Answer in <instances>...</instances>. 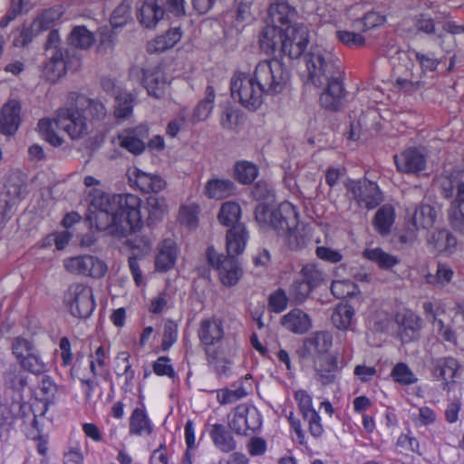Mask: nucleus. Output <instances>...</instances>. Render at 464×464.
<instances>
[{
  "instance_id": "nucleus-15",
  "label": "nucleus",
  "mask_w": 464,
  "mask_h": 464,
  "mask_svg": "<svg viewBox=\"0 0 464 464\" xmlns=\"http://www.w3.org/2000/svg\"><path fill=\"white\" fill-rule=\"evenodd\" d=\"M395 323L398 326L397 334L403 343H410L418 339L422 327V319L411 311L395 314Z\"/></svg>"
},
{
  "instance_id": "nucleus-46",
  "label": "nucleus",
  "mask_w": 464,
  "mask_h": 464,
  "mask_svg": "<svg viewBox=\"0 0 464 464\" xmlns=\"http://www.w3.org/2000/svg\"><path fill=\"white\" fill-rule=\"evenodd\" d=\"M131 1L123 0L112 12L111 24L112 27H122L131 19Z\"/></svg>"
},
{
  "instance_id": "nucleus-35",
  "label": "nucleus",
  "mask_w": 464,
  "mask_h": 464,
  "mask_svg": "<svg viewBox=\"0 0 464 464\" xmlns=\"http://www.w3.org/2000/svg\"><path fill=\"white\" fill-rule=\"evenodd\" d=\"M395 220V212L391 205H383L375 213L373 219L374 228L382 236L391 232V227Z\"/></svg>"
},
{
  "instance_id": "nucleus-7",
  "label": "nucleus",
  "mask_w": 464,
  "mask_h": 464,
  "mask_svg": "<svg viewBox=\"0 0 464 464\" xmlns=\"http://www.w3.org/2000/svg\"><path fill=\"white\" fill-rule=\"evenodd\" d=\"M71 104L66 108H60L53 121L41 119L38 122L39 131L44 140L53 147H59L63 140L54 131L53 124L63 129L72 140H79L87 134V118L85 115L87 97L84 94L71 92L69 95Z\"/></svg>"
},
{
  "instance_id": "nucleus-25",
  "label": "nucleus",
  "mask_w": 464,
  "mask_h": 464,
  "mask_svg": "<svg viewBox=\"0 0 464 464\" xmlns=\"http://www.w3.org/2000/svg\"><path fill=\"white\" fill-rule=\"evenodd\" d=\"M178 258V248L175 240L164 239L159 246V252L156 256L155 267L159 272H167L171 269Z\"/></svg>"
},
{
  "instance_id": "nucleus-34",
  "label": "nucleus",
  "mask_w": 464,
  "mask_h": 464,
  "mask_svg": "<svg viewBox=\"0 0 464 464\" xmlns=\"http://www.w3.org/2000/svg\"><path fill=\"white\" fill-rule=\"evenodd\" d=\"M179 28H173L166 34L157 36L152 43L148 45V51L150 53H162L167 49L172 48L181 38Z\"/></svg>"
},
{
  "instance_id": "nucleus-28",
  "label": "nucleus",
  "mask_w": 464,
  "mask_h": 464,
  "mask_svg": "<svg viewBox=\"0 0 464 464\" xmlns=\"http://www.w3.org/2000/svg\"><path fill=\"white\" fill-rule=\"evenodd\" d=\"M209 436L215 447L221 452L228 453L237 448V442L230 430L222 424L212 425Z\"/></svg>"
},
{
  "instance_id": "nucleus-47",
  "label": "nucleus",
  "mask_w": 464,
  "mask_h": 464,
  "mask_svg": "<svg viewBox=\"0 0 464 464\" xmlns=\"http://www.w3.org/2000/svg\"><path fill=\"white\" fill-rule=\"evenodd\" d=\"M391 376L394 382L401 385H411L417 382L418 379L411 370V368L404 362H398L392 370Z\"/></svg>"
},
{
  "instance_id": "nucleus-41",
  "label": "nucleus",
  "mask_w": 464,
  "mask_h": 464,
  "mask_svg": "<svg viewBox=\"0 0 464 464\" xmlns=\"http://www.w3.org/2000/svg\"><path fill=\"white\" fill-rule=\"evenodd\" d=\"M429 243L439 252H451L456 246L457 240L449 230L440 229L431 235Z\"/></svg>"
},
{
  "instance_id": "nucleus-51",
  "label": "nucleus",
  "mask_w": 464,
  "mask_h": 464,
  "mask_svg": "<svg viewBox=\"0 0 464 464\" xmlns=\"http://www.w3.org/2000/svg\"><path fill=\"white\" fill-rule=\"evenodd\" d=\"M384 22V15H382L380 13L372 11L366 13L362 19L357 20L355 22V27L363 31H367L371 28L382 24Z\"/></svg>"
},
{
  "instance_id": "nucleus-30",
  "label": "nucleus",
  "mask_w": 464,
  "mask_h": 464,
  "mask_svg": "<svg viewBox=\"0 0 464 464\" xmlns=\"http://www.w3.org/2000/svg\"><path fill=\"white\" fill-rule=\"evenodd\" d=\"M449 218L452 227L464 232V183L458 184V192L455 200L449 210Z\"/></svg>"
},
{
  "instance_id": "nucleus-54",
  "label": "nucleus",
  "mask_w": 464,
  "mask_h": 464,
  "mask_svg": "<svg viewBox=\"0 0 464 464\" xmlns=\"http://www.w3.org/2000/svg\"><path fill=\"white\" fill-rule=\"evenodd\" d=\"M178 339V325L172 321L168 320L164 324L163 339L161 347L163 351L169 350Z\"/></svg>"
},
{
  "instance_id": "nucleus-39",
  "label": "nucleus",
  "mask_w": 464,
  "mask_h": 464,
  "mask_svg": "<svg viewBox=\"0 0 464 464\" xmlns=\"http://www.w3.org/2000/svg\"><path fill=\"white\" fill-rule=\"evenodd\" d=\"M354 310L352 305L347 303H340L334 307L331 319L336 328L347 330L351 325Z\"/></svg>"
},
{
  "instance_id": "nucleus-62",
  "label": "nucleus",
  "mask_w": 464,
  "mask_h": 464,
  "mask_svg": "<svg viewBox=\"0 0 464 464\" xmlns=\"http://www.w3.org/2000/svg\"><path fill=\"white\" fill-rule=\"evenodd\" d=\"M266 441L261 437H253L246 444L247 451L252 457L264 455L266 451Z\"/></svg>"
},
{
  "instance_id": "nucleus-26",
  "label": "nucleus",
  "mask_w": 464,
  "mask_h": 464,
  "mask_svg": "<svg viewBox=\"0 0 464 464\" xmlns=\"http://www.w3.org/2000/svg\"><path fill=\"white\" fill-rule=\"evenodd\" d=\"M142 84L150 96L160 99L164 95L167 79L160 69L144 70Z\"/></svg>"
},
{
  "instance_id": "nucleus-57",
  "label": "nucleus",
  "mask_w": 464,
  "mask_h": 464,
  "mask_svg": "<svg viewBox=\"0 0 464 464\" xmlns=\"http://www.w3.org/2000/svg\"><path fill=\"white\" fill-rule=\"evenodd\" d=\"M354 285L346 280H336L331 285L332 294L338 299H343L353 294Z\"/></svg>"
},
{
  "instance_id": "nucleus-13",
  "label": "nucleus",
  "mask_w": 464,
  "mask_h": 464,
  "mask_svg": "<svg viewBox=\"0 0 464 464\" xmlns=\"http://www.w3.org/2000/svg\"><path fill=\"white\" fill-rule=\"evenodd\" d=\"M405 218L409 232L415 233L420 228L428 229L433 226L436 219V211L428 204L409 207L406 209Z\"/></svg>"
},
{
  "instance_id": "nucleus-16",
  "label": "nucleus",
  "mask_w": 464,
  "mask_h": 464,
  "mask_svg": "<svg viewBox=\"0 0 464 464\" xmlns=\"http://www.w3.org/2000/svg\"><path fill=\"white\" fill-rule=\"evenodd\" d=\"M197 334L203 349L220 345L225 334L223 323L217 317L205 318L201 320Z\"/></svg>"
},
{
  "instance_id": "nucleus-61",
  "label": "nucleus",
  "mask_w": 464,
  "mask_h": 464,
  "mask_svg": "<svg viewBox=\"0 0 464 464\" xmlns=\"http://www.w3.org/2000/svg\"><path fill=\"white\" fill-rule=\"evenodd\" d=\"M134 178H130V182L131 186H134L142 193H149V183L150 173H147L141 171L140 169H136L133 173Z\"/></svg>"
},
{
  "instance_id": "nucleus-3",
  "label": "nucleus",
  "mask_w": 464,
  "mask_h": 464,
  "mask_svg": "<svg viewBox=\"0 0 464 464\" xmlns=\"http://www.w3.org/2000/svg\"><path fill=\"white\" fill-rule=\"evenodd\" d=\"M240 217L239 204L232 201L223 203L218 213V220L222 225L231 227L227 233V255L218 254L213 246L207 249L208 264L218 271L223 285L227 286L235 285L241 277L242 271L236 256L244 252L248 239L245 226L238 222Z\"/></svg>"
},
{
  "instance_id": "nucleus-27",
  "label": "nucleus",
  "mask_w": 464,
  "mask_h": 464,
  "mask_svg": "<svg viewBox=\"0 0 464 464\" xmlns=\"http://www.w3.org/2000/svg\"><path fill=\"white\" fill-rule=\"evenodd\" d=\"M19 364L11 363L3 373V385L16 392H22L28 384V376Z\"/></svg>"
},
{
  "instance_id": "nucleus-55",
  "label": "nucleus",
  "mask_w": 464,
  "mask_h": 464,
  "mask_svg": "<svg viewBox=\"0 0 464 464\" xmlns=\"http://www.w3.org/2000/svg\"><path fill=\"white\" fill-rule=\"evenodd\" d=\"M42 31L38 28V26H34V20L32 22L30 26L24 27L20 32L18 37L14 38V44L15 46L24 47L28 44H30L34 38L41 34Z\"/></svg>"
},
{
  "instance_id": "nucleus-36",
  "label": "nucleus",
  "mask_w": 464,
  "mask_h": 464,
  "mask_svg": "<svg viewBox=\"0 0 464 464\" xmlns=\"http://www.w3.org/2000/svg\"><path fill=\"white\" fill-rule=\"evenodd\" d=\"M114 114L118 119H126L132 113L136 97L126 90H118L115 92Z\"/></svg>"
},
{
  "instance_id": "nucleus-22",
  "label": "nucleus",
  "mask_w": 464,
  "mask_h": 464,
  "mask_svg": "<svg viewBox=\"0 0 464 464\" xmlns=\"http://www.w3.org/2000/svg\"><path fill=\"white\" fill-rule=\"evenodd\" d=\"M312 361L317 381L323 385L333 384L336 380V373L342 368V366H338L337 357L334 355L318 356Z\"/></svg>"
},
{
  "instance_id": "nucleus-17",
  "label": "nucleus",
  "mask_w": 464,
  "mask_h": 464,
  "mask_svg": "<svg viewBox=\"0 0 464 464\" xmlns=\"http://www.w3.org/2000/svg\"><path fill=\"white\" fill-rule=\"evenodd\" d=\"M398 171L415 174L425 169L427 160L425 155L417 148H409L394 156Z\"/></svg>"
},
{
  "instance_id": "nucleus-53",
  "label": "nucleus",
  "mask_w": 464,
  "mask_h": 464,
  "mask_svg": "<svg viewBox=\"0 0 464 464\" xmlns=\"http://www.w3.org/2000/svg\"><path fill=\"white\" fill-rule=\"evenodd\" d=\"M66 271L74 275H86L87 262L86 256H77L64 259Z\"/></svg>"
},
{
  "instance_id": "nucleus-40",
  "label": "nucleus",
  "mask_w": 464,
  "mask_h": 464,
  "mask_svg": "<svg viewBox=\"0 0 464 464\" xmlns=\"http://www.w3.org/2000/svg\"><path fill=\"white\" fill-rule=\"evenodd\" d=\"M258 175V168L256 164L242 160L237 161L234 167V177L241 184L252 183Z\"/></svg>"
},
{
  "instance_id": "nucleus-4",
  "label": "nucleus",
  "mask_w": 464,
  "mask_h": 464,
  "mask_svg": "<svg viewBox=\"0 0 464 464\" xmlns=\"http://www.w3.org/2000/svg\"><path fill=\"white\" fill-rule=\"evenodd\" d=\"M309 81L318 88H324L320 96L323 107L338 111L345 97L339 61L320 46H312L304 55Z\"/></svg>"
},
{
  "instance_id": "nucleus-59",
  "label": "nucleus",
  "mask_w": 464,
  "mask_h": 464,
  "mask_svg": "<svg viewBox=\"0 0 464 464\" xmlns=\"http://www.w3.org/2000/svg\"><path fill=\"white\" fill-rule=\"evenodd\" d=\"M91 371L95 375L103 376L106 374L105 353L102 346H99L95 352V359L91 362Z\"/></svg>"
},
{
  "instance_id": "nucleus-20",
  "label": "nucleus",
  "mask_w": 464,
  "mask_h": 464,
  "mask_svg": "<svg viewBox=\"0 0 464 464\" xmlns=\"http://www.w3.org/2000/svg\"><path fill=\"white\" fill-rule=\"evenodd\" d=\"M22 106L19 101L12 99L4 104L0 114V133L13 136L17 131L21 122Z\"/></svg>"
},
{
  "instance_id": "nucleus-52",
  "label": "nucleus",
  "mask_w": 464,
  "mask_h": 464,
  "mask_svg": "<svg viewBox=\"0 0 464 464\" xmlns=\"http://www.w3.org/2000/svg\"><path fill=\"white\" fill-rule=\"evenodd\" d=\"M295 399L298 403L299 410L304 419L310 417L311 413H317L313 407L312 397L305 391H296L295 392Z\"/></svg>"
},
{
  "instance_id": "nucleus-10",
  "label": "nucleus",
  "mask_w": 464,
  "mask_h": 464,
  "mask_svg": "<svg viewBox=\"0 0 464 464\" xmlns=\"http://www.w3.org/2000/svg\"><path fill=\"white\" fill-rule=\"evenodd\" d=\"M344 187L348 199L353 200L360 208L373 209L383 200L377 183L367 179H349Z\"/></svg>"
},
{
  "instance_id": "nucleus-2",
  "label": "nucleus",
  "mask_w": 464,
  "mask_h": 464,
  "mask_svg": "<svg viewBox=\"0 0 464 464\" xmlns=\"http://www.w3.org/2000/svg\"><path fill=\"white\" fill-rule=\"evenodd\" d=\"M290 79V71L279 60H265L257 63L254 74L237 72L230 82L231 95L248 110H256L263 95L283 92Z\"/></svg>"
},
{
  "instance_id": "nucleus-45",
  "label": "nucleus",
  "mask_w": 464,
  "mask_h": 464,
  "mask_svg": "<svg viewBox=\"0 0 464 464\" xmlns=\"http://www.w3.org/2000/svg\"><path fill=\"white\" fill-rule=\"evenodd\" d=\"M215 101V91L214 88L210 85H208L206 88V97L205 99L201 100L197 107L194 110L193 113V120L197 121H201L206 120L212 109H213V103Z\"/></svg>"
},
{
  "instance_id": "nucleus-32",
  "label": "nucleus",
  "mask_w": 464,
  "mask_h": 464,
  "mask_svg": "<svg viewBox=\"0 0 464 464\" xmlns=\"http://www.w3.org/2000/svg\"><path fill=\"white\" fill-rule=\"evenodd\" d=\"M63 14L64 8L61 5L45 9L34 19V26H38L42 33L48 30L51 32L60 22Z\"/></svg>"
},
{
  "instance_id": "nucleus-60",
  "label": "nucleus",
  "mask_w": 464,
  "mask_h": 464,
  "mask_svg": "<svg viewBox=\"0 0 464 464\" xmlns=\"http://www.w3.org/2000/svg\"><path fill=\"white\" fill-rule=\"evenodd\" d=\"M252 195L258 201L274 197L272 187L266 181L256 182L252 188Z\"/></svg>"
},
{
  "instance_id": "nucleus-5",
  "label": "nucleus",
  "mask_w": 464,
  "mask_h": 464,
  "mask_svg": "<svg viewBox=\"0 0 464 464\" xmlns=\"http://www.w3.org/2000/svg\"><path fill=\"white\" fill-rule=\"evenodd\" d=\"M67 48L62 47L58 29L49 32L44 44L45 63L43 73L52 82L65 75L68 70H77L81 65V52L87 50V26H74L66 38Z\"/></svg>"
},
{
  "instance_id": "nucleus-43",
  "label": "nucleus",
  "mask_w": 464,
  "mask_h": 464,
  "mask_svg": "<svg viewBox=\"0 0 464 464\" xmlns=\"http://www.w3.org/2000/svg\"><path fill=\"white\" fill-rule=\"evenodd\" d=\"M6 195L9 198L6 205L14 204L15 201L23 199L26 194V184L20 176L11 177L6 185Z\"/></svg>"
},
{
  "instance_id": "nucleus-6",
  "label": "nucleus",
  "mask_w": 464,
  "mask_h": 464,
  "mask_svg": "<svg viewBox=\"0 0 464 464\" xmlns=\"http://www.w3.org/2000/svg\"><path fill=\"white\" fill-rule=\"evenodd\" d=\"M298 218L296 208L288 201L276 207L259 203L255 208L256 221L261 227L274 230L292 249L302 248L309 240L304 228L299 227Z\"/></svg>"
},
{
  "instance_id": "nucleus-48",
  "label": "nucleus",
  "mask_w": 464,
  "mask_h": 464,
  "mask_svg": "<svg viewBox=\"0 0 464 464\" xmlns=\"http://www.w3.org/2000/svg\"><path fill=\"white\" fill-rule=\"evenodd\" d=\"M300 278L314 289L324 280V275L314 264L304 265L300 271Z\"/></svg>"
},
{
  "instance_id": "nucleus-50",
  "label": "nucleus",
  "mask_w": 464,
  "mask_h": 464,
  "mask_svg": "<svg viewBox=\"0 0 464 464\" xmlns=\"http://www.w3.org/2000/svg\"><path fill=\"white\" fill-rule=\"evenodd\" d=\"M288 296L285 291L278 288L268 296V308L273 313H281L285 311L288 304Z\"/></svg>"
},
{
  "instance_id": "nucleus-44",
  "label": "nucleus",
  "mask_w": 464,
  "mask_h": 464,
  "mask_svg": "<svg viewBox=\"0 0 464 464\" xmlns=\"http://www.w3.org/2000/svg\"><path fill=\"white\" fill-rule=\"evenodd\" d=\"M422 307L426 319L437 328L438 334L447 328L444 322L440 318L445 313V309L440 304L424 302Z\"/></svg>"
},
{
  "instance_id": "nucleus-63",
  "label": "nucleus",
  "mask_w": 464,
  "mask_h": 464,
  "mask_svg": "<svg viewBox=\"0 0 464 464\" xmlns=\"http://www.w3.org/2000/svg\"><path fill=\"white\" fill-rule=\"evenodd\" d=\"M149 219L152 221L160 220L164 213V205L158 198L150 197L148 198Z\"/></svg>"
},
{
  "instance_id": "nucleus-1",
  "label": "nucleus",
  "mask_w": 464,
  "mask_h": 464,
  "mask_svg": "<svg viewBox=\"0 0 464 464\" xmlns=\"http://www.w3.org/2000/svg\"><path fill=\"white\" fill-rule=\"evenodd\" d=\"M141 199L133 194L89 191V225L116 237H126L142 227Z\"/></svg>"
},
{
  "instance_id": "nucleus-21",
  "label": "nucleus",
  "mask_w": 464,
  "mask_h": 464,
  "mask_svg": "<svg viewBox=\"0 0 464 464\" xmlns=\"http://www.w3.org/2000/svg\"><path fill=\"white\" fill-rule=\"evenodd\" d=\"M64 302L72 315L87 318L86 285L82 284L72 285L64 296Z\"/></svg>"
},
{
  "instance_id": "nucleus-31",
  "label": "nucleus",
  "mask_w": 464,
  "mask_h": 464,
  "mask_svg": "<svg viewBox=\"0 0 464 464\" xmlns=\"http://www.w3.org/2000/svg\"><path fill=\"white\" fill-rule=\"evenodd\" d=\"M235 184L228 179H209L204 188L205 195L213 199H223L235 191Z\"/></svg>"
},
{
  "instance_id": "nucleus-19",
  "label": "nucleus",
  "mask_w": 464,
  "mask_h": 464,
  "mask_svg": "<svg viewBox=\"0 0 464 464\" xmlns=\"http://www.w3.org/2000/svg\"><path fill=\"white\" fill-rule=\"evenodd\" d=\"M165 9L159 0H141L137 5V19L139 23L148 29H153L161 21Z\"/></svg>"
},
{
  "instance_id": "nucleus-23",
  "label": "nucleus",
  "mask_w": 464,
  "mask_h": 464,
  "mask_svg": "<svg viewBox=\"0 0 464 464\" xmlns=\"http://www.w3.org/2000/svg\"><path fill=\"white\" fill-rule=\"evenodd\" d=\"M203 350L208 365L211 367L218 375H227L233 364V361L227 356L221 344L206 347Z\"/></svg>"
},
{
  "instance_id": "nucleus-8",
  "label": "nucleus",
  "mask_w": 464,
  "mask_h": 464,
  "mask_svg": "<svg viewBox=\"0 0 464 464\" xmlns=\"http://www.w3.org/2000/svg\"><path fill=\"white\" fill-rule=\"evenodd\" d=\"M308 43L309 31L303 24H294L281 30L264 27L259 38L261 50L274 55V59L276 60L278 56H285L292 60L299 58Z\"/></svg>"
},
{
  "instance_id": "nucleus-42",
  "label": "nucleus",
  "mask_w": 464,
  "mask_h": 464,
  "mask_svg": "<svg viewBox=\"0 0 464 464\" xmlns=\"http://www.w3.org/2000/svg\"><path fill=\"white\" fill-rule=\"evenodd\" d=\"M363 256L378 264L382 269H390L399 263V259L384 252L382 248L365 249Z\"/></svg>"
},
{
  "instance_id": "nucleus-33",
  "label": "nucleus",
  "mask_w": 464,
  "mask_h": 464,
  "mask_svg": "<svg viewBox=\"0 0 464 464\" xmlns=\"http://www.w3.org/2000/svg\"><path fill=\"white\" fill-rule=\"evenodd\" d=\"M459 368V362L455 358L441 357L435 361L433 372L438 379H441L448 384L450 382H454Z\"/></svg>"
},
{
  "instance_id": "nucleus-56",
  "label": "nucleus",
  "mask_w": 464,
  "mask_h": 464,
  "mask_svg": "<svg viewBox=\"0 0 464 464\" xmlns=\"http://www.w3.org/2000/svg\"><path fill=\"white\" fill-rule=\"evenodd\" d=\"M335 34L340 42L350 47L362 46L365 43V38L358 33L339 30Z\"/></svg>"
},
{
  "instance_id": "nucleus-29",
  "label": "nucleus",
  "mask_w": 464,
  "mask_h": 464,
  "mask_svg": "<svg viewBox=\"0 0 464 464\" xmlns=\"http://www.w3.org/2000/svg\"><path fill=\"white\" fill-rule=\"evenodd\" d=\"M32 409L26 403L21 401H0V415L7 422L10 428L14 424L17 419L24 420L27 411Z\"/></svg>"
},
{
  "instance_id": "nucleus-14",
  "label": "nucleus",
  "mask_w": 464,
  "mask_h": 464,
  "mask_svg": "<svg viewBox=\"0 0 464 464\" xmlns=\"http://www.w3.org/2000/svg\"><path fill=\"white\" fill-rule=\"evenodd\" d=\"M297 13L285 0H275L268 8V22L266 27L278 30L293 25Z\"/></svg>"
},
{
  "instance_id": "nucleus-11",
  "label": "nucleus",
  "mask_w": 464,
  "mask_h": 464,
  "mask_svg": "<svg viewBox=\"0 0 464 464\" xmlns=\"http://www.w3.org/2000/svg\"><path fill=\"white\" fill-rule=\"evenodd\" d=\"M228 424L235 433L247 436L261 429L262 416L255 406L240 404L228 416Z\"/></svg>"
},
{
  "instance_id": "nucleus-12",
  "label": "nucleus",
  "mask_w": 464,
  "mask_h": 464,
  "mask_svg": "<svg viewBox=\"0 0 464 464\" xmlns=\"http://www.w3.org/2000/svg\"><path fill=\"white\" fill-rule=\"evenodd\" d=\"M333 346V335L326 331L314 333L306 338L303 344L296 350L299 358L306 360L318 356H327L326 353Z\"/></svg>"
},
{
  "instance_id": "nucleus-49",
  "label": "nucleus",
  "mask_w": 464,
  "mask_h": 464,
  "mask_svg": "<svg viewBox=\"0 0 464 464\" xmlns=\"http://www.w3.org/2000/svg\"><path fill=\"white\" fill-rule=\"evenodd\" d=\"M314 290L310 285L302 278H296L290 286V295L297 304L304 303L310 294Z\"/></svg>"
},
{
  "instance_id": "nucleus-64",
  "label": "nucleus",
  "mask_w": 464,
  "mask_h": 464,
  "mask_svg": "<svg viewBox=\"0 0 464 464\" xmlns=\"http://www.w3.org/2000/svg\"><path fill=\"white\" fill-rule=\"evenodd\" d=\"M411 53L414 54L423 71L433 72L437 69L439 61L433 55L423 54L416 51H412Z\"/></svg>"
},
{
  "instance_id": "nucleus-37",
  "label": "nucleus",
  "mask_w": 464,
  "mask_h": 464,
  "mask_svg": "<svg viewBox=\"0 0 464 464\" xmlns=\"http://www.w3.org/2000/svg\"><path fill=\"white\" fill-rule=\"evenodd\" d=\"M97 43V52L107 54L113 50L114 36L109 28H101L97 34L89 31V48Z\"/></svg>"
},
{
  "instance_id": "nucleus-38",
  "label": "nucleus",
  "mask_w": 464,
  "mask_h": 464,
  "mask_svg": "<svg viewBox=\"0 0 464 464\" xmlns=\"http://www.w3.org/2000/svg\"><path fill=\"white\" fill-rule=\"evenodd\" d=\"M152 432V426L143 408H136L130 418V433L150 435Z\"/></svg>"
},
{
  "instance_id": "nucleus-18",
  "label": "nucleus",
  "mask_w": 464,
  "mask_h": 464,
  "mask_svg": "<svg viewBox=\"0 0 464 464\" xmlns=\"http://www.w3.org/2000/svg\"><path fill=\"white\" fill-rule=\"evenodd\" d=\"M149 136V128L140 125L124 130L118 135L120 146L134 155L141 154L146 149L145 139Z\"/></svg>"
},
{
  "instance_id": "nucleus-24",
  "label": "nucleus",
  "mask_w": 464,
  "mask_h": 464,
  "mask_svg": "<svg viewBox=\"0 0 464 464\" xmlns=\"http://www.w3.org/2000/svg\"><path fill=\"white\" fill-rule=\"evenodd\" d=\"M281 324L286 330L296 334H303L307 333L312 327L310 316L299 308H294L282 316Z\"/></svg>"
},
{
  "instance_id": "nucleus-58",
  "label": "nucleus",
  "mask_w": 464,
  "mask_h": 464,
  "mask_svg": "<svg viewBox=\"0 0 464 464\" xmlns=\"http://www.w3.org/2000/svg\"><path fill=\"white\" fill-rule=\"evenodd\" d=\"M169 358L160 356L153 363V372L159 376H168L173 379L176 375L173 366L169 363Z\"/></svg>"
},
{
  "instance_id": "nucleus-9",
  "label": "nucleus",
  "mask_w": 464,
  "mask_h": 464,
  "mask_svg": "<svg viewBox=\"0 0 464 464\" xmlns=\"http://www.w3.org/2000/svg\"><path fill=\"white\" fill-rule=\"evenodd\" d=\"M11 350L17 364L23 370L35 375H40L45 372L46 365L33 340L24 336H16L12 340Z\"/></svg>"
}]
</instances>
